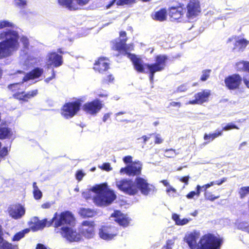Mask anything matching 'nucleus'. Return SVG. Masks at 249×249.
I'll use <instances>...</instances> for the list:
<instances>
[{"label": "nucleus", "instance_id": "49", "mask_svg": "<svg viewBox=\"0 0 249 249\" xmlns=\"http://www.w3.org/2000/svg\"><path fill=\"white\" fill-rule=\"evenodd\" d=\"M74 2L79 7L83 6L89 3L90 0H73Z\"/></svg>", "mask_w": 249, "mask_h": 249}, {"label": "nucleus", "instance_id": "51", "mask_svg": "<svg viewBox=\"0 0 249 249\" xmlns=\"http://www.w3.org/2000/svg\"><path fill=\"white\" fill-rule=\"evenodd\" d=\"M205 197L206 199L211 201H213L219 197V196H214L211 193L209 192H205Z\"/></svg>", "mask_w": 249, "mask_h": 249}, {"label": "nucleus", "instance_id": "1", "mask_svg": "<svg viewBox=\"0 0 249 249\" xmlns=\"http://www.w3.org/2000/svg\"><path fill=\"white\" fill-rule=\"evenodd\" d=\"M55 231L70 242L79 241L81 234L85 238L90 239L95 235V224L92 221H83L78 231L79 233L72 229L75 223V219L69 212H64L60 214L55 213L53 218Z\"/></svg>", "mask_w": 249, "mask_h": 249}, {"label": "nucleus", "instance_id": "5", "mask_svg": "<svg viewBox=\"0 0 249 249\" xmlns=\"http://www.w3.org/2000/svg\"><path fill=\"white\" fill-rule=\"evenodd\" d=\"M167 57L165 55H159L156 57L155 63L149 64H143L144 73L149 72V79L151 83L153 82L155 73L163 70L166 66V61Z\"/></svg>", "mask_w": 249, "mask_h": 249}, {"label": "nucleus", "instance_id": "31", "mask_svg": "<svg viewBox=\"0 0 249 249\" xmlns=\"http://www.w3.org/2000/svg\"><path fill=\"white\" fill-rule=\"evenodd\" d=\"M125 43V39L124 40L123 39H121L119 42H116L113 48L116 50L118 51L120 53L123 54L124 53H126L124 46Z\"/></svg>", "mask_w": 249, "mask_h": 249}, {"label": "nucleus", "instance_id": "26", "mask_svg": "<svg viewBox=\"0 0 249 249\" xmlns=\"http://www.w3.org/2000/svg\"><path fill=\"white\" fill-rule=\"evenodd\" d=\"M151 17L154 20L160 21H164L166 19L167 11L164 8L161 9L152 13Z\"/></svg>", "mask_w": 249, "mask_h": 249}, {"label": "nucleus", "instance_id": "10", "mask_svg": "<svg viewBox=\"0 0 249 249\" xmlns=\"http://www.w3.org/2000/svg\"><path fill=\"white\" fill-rule=\"evenodd\" d=\"M124 46L126 53H124L123 55L127 56L130 59L135 70L139 72H144L143 61L141 58H138L135 55L128 53L129 51L133 50V45L131 44L126 45L125 43Z\"/></svg>", "mask_w": 249, "mask_h": 249}, {"label": "nucleus", "instance_id": "11", "mask_svg": "<svg viewBox=\"0 0 249 249\" xmlns=\"http://www.w3.org/2000/svg\"><path fill=\"white\" fill-rule=\"evenodd\" d=\"M80 106L79 101L67 103L63 106L61 114L66 119L71 118L78 111Z\"/></svg>", "mask_w": 249, "mask_h": 249}, {"label": "nucleus", "instance_id": "57", "mask_svg": "<svg viewBox=\"0 0 249 249\" xmlns=\"http://www.w3.org/2000/svg\"><path fill=\"white\" fill-rule=\"evenodd\" d=\"M8 154V149L7 147H3L0 151V156L1 157H4Z\"/></svg>", "mask_w": 249, "mask_h": 249}, {"label": "nucleus", "instance_id": "18", "mask_svg": "<svg viewBox=\"0 0 249 249\" xmlns=\"http://www.w3.org/2000/svg\"><path fill=\"white\" fill-rule=\"evenodd\" d=\"M210 95V90L209 89H205L203 91L198 92L195 95V99L190 101L188 104H202V103L207 102L208 100L209 97Z\"/></svg>", "mask_w": 249, "mask_h": 249}, {"label": "nucleus", "instance_id": "28", "mask_svg": "<svg viewBox=\"0 0 249 249\" xmlns=\"http://www.w3.org/2000/svg\"><path fill=\"white\" fill-rule=\"evenodd\" d=\"M249 43V41L244 38L238 39L234 43L233 50L238 49L239 51H243Z\"/></svg>", "mask_w": 249, "mask_h": 249}, {"label": "nucleus", "instance_id": "36", "mask_svg": "<svg viewBox=\"0 0 249 249\" xmlns=\"http://www.w3.org/2000/svg\"><path fill=\"white\" fill-rule=\"evenodd\" d=\"M20 40L23 46L21 53H27V51L30 50L28 39L25 36H23L21 38Z\"/></svg>", "mask_w": 249, "mask_h": 249}, {"label": "nucleus", "instance_id": "21", "mask_svg": "<svg viewBox=\"0 0 249 249\" xmlns=\"http://www.w3.org/2000/svg\"><path fill=\"white\" fill-rule=\"evenodd\" d=\"M38 93L37 89H34L27 93H25L24 90L15 93L13 94V96L15 98L18 99L19 100H22L24 101H28V99H31L36 96Z\"/></svg>", "mask_w": 249, "mask_h": 249}, {"label": "nucleus", "instance_id": "41", "mask_svg": "<svg viewBox=\"0 0 249 249\" xmlns=\"http://www.w3.org/2000/svg\"><path fill=\"white\" fill-rule=\"evenodd\" d=\"M211 72V70H204L202 71V74L200 77V80L202 81H206L209 78Z\"/></svg>", "mask_w": 249, "mask_h": 249}, {"label": "nucleus", "instance_id": "33", "mask_svg": "<svg viewBox=\"0 0 249 249\" xmlns=\"http://www.w3.org/2000/svg\"><path fill=\"white\" fill-rule=\"evenodd\" d=\"M79 213L83 217H91L94 215L95 212L89 208H81Z\"/></svg>", "mask_w": 249, "mask_h": 249}, {"label": "nucleus", "instance_id": "46", "mask_svg": "<svg viewBox=\"0 0 249 249\" xmlns=\"http://www.w3.org/2000/svg\"><path fill=\"white\" fill-rule=\"evenodd\" d=\"M245 71L249 72V62L247 61L246 67ZM243 82L245 85L249 88V77L246 76L243 78Z\"/></svg>", "mask_w": 249, "mask_h": 249}, {"label": "nucleus", "instance_id": "39", "mask_svg": "<svg viewBox=\"0 0 249 249\" xmlns=\"http://www.w3.org/2000/svg\"><path fill=\"white\" fill-rule=\"evenodd\" d=\"M201 191V186L198 185L196 186V192L192 191L190 192L187 195V197L188 199H192L194 197V196L196 195H197L198 196H199Z\"/></svg>", "mask_w": 249, "mask_h": 249}, {"label": "nucleus", "instance_id": "24", "mask_svg": "<svg viewBox=\"0 0 249 249\" xmlns=\"http://www.w3.org/2000/svg\"><path fill=\"white\" fill-rule=\"evenodd\" d=\"M58 3L60 5L71 11L76 10L79 8L73 0H58Z\"/></svg>", "mask_w": 249, "mask_h": 249}, {"label": "nucleus", "instance_id": "6", "mask_svg": "<svg viewBox=\"0 0 249 249\" xmlns=\"http://www.w3.org/2000/svg\"><path fill=\"white\" fill-rule=\"evenodd\" d=\"M185 17L188 21L197 18L201 12L200 0H184Z\"/></svg>", "mask_w": 249, "mask_h": 249}, {"label": "nucleus", "instance_id": "47", "mask_svg": "<svg viewBox=\"0 0 249 249\" xmlns=\"http://www.w3.org/2000/svg\"><path fill=\"white\" fill-rule=\"evenodd\" d=\"M136 0H117L116 4L118 5L130 4L135 2Z\"/></svg>", "mask_w": 249, "mask_h": 249}, {"label": "nucleus", "instance_id": "32", "mask_svg": "<svg viewBox=\"0 0 249 249\" xmlns=\"http://www.w3.org/2000/svg\"><path fill=\"white\" fill-rule=\"evenodd\" d=\"M0 249H18L17 245H12L3 239L0 238Z\"/></svg>", "mask_w": 249, "mask_h": 249}, {"label": "nucleus", "instance_id": "8", "mask_svg": "<svg viewBox=\"0 0 249 249\" xmlns=\"http://www.w3.org/2000/svg\"><path fill=\"white\" fill-rule=\"evenodd\" d=\"M136 186L137 190H140L144 196H150L156 193L157 189L155 187L147 182V180L141 177H137L135 179Z\"/></svg>", "mask_w": 249, "mask_h": 249}, {"label": "nucleus", "instance_id": "40", "mask_svg": "<svg viewBox=\"0 0 249 249\" xmlns=\"http://www.w3.org/2000/svg\"><path fill=\"white\" fill-rule=\"evenodd\" d=\"M178 154V153H177L175 150L173 149H169L165 150L164 155L166 157L171 158H174Z\"/></svg>", "mask_w": 249, "mask_h": 249}, {"label": "nucleus", "instance_id": "43", "mask_svg": "<svg viewBox=\"0 0 249 249\" xmlns=\"http://www.w3.org/2000/svg\"><path fill=\"white\" fill-rule=\"evenodd\" d=\"M247 61H240L236 64V69L238 71H245Z\"/></svg>", "mask_w": 249, "mask_h": 249}, {"label": "nucleus", "instance_id": "50", "mask_svg": "<svg viewBox=\"0 0 249 249\" xmlns=\"http://www.w3.org/2000/svg\"><path fill=\"white\" fill-rule=\"evenodd\" d=\"M239 129L238 127L233 124H228L227 125L223 128V130L228 131L231 129Z\"/></svg>", "mask_w": 249, "mask_h": 249}, {"label": "nucleus", "instance_id": "14", "mask_svg": "<svg viewBox=\"0 0 249 249\" xmlns=\"http://www.w3.org/2000/svg\"><path fill=\"white\" fill-rule=\"evenodd\" d=\"M99 234L102 239L110 240L118 234V230L114 227L103 226L100 230Z\"/></svg>", "mask_w": 249, "mask_h": 249}, {"label": "nucleus", "instance_id": "37", "mask_svg": "<svg viewBox=\"0 0 249 249\" xmlns=\"http://www.w3.org/2000/svg\"><path fill=\"white\" fill-rule=\"evenodd\" d=\"M14 24L7 20H0V30L5 28L14 27Z\"/></svg>", "mask_w": 249, "mask_h": 249}, {"label": "nucleus", "instance_id": "48", "mask_svg": "<svg viewBox=\"0 0 249 249\" xmlns=\"http://www.w3.org/2000/svg\"><path fill=\"white\" fill-rule=\"evenodd\" d=\"M166 192L170 196L175 197L177 193V190L172 186H169V187L166 189Z\"/></svg>", "mask_w": 249, "mask_h": 249}, {"label": "nucleus", "instance_id": "35", "mask_svg": "<svg viewBox=\"0 0 249 249\" xmlns=\"http://www.w3.org/2000/svg\"><path fill=\"white\" fill-rule=\"evenodd\" d=\"M33 187L34 198L36 200L40 199L42 196V194L37 186L36 182L33 183Z\"/></svg>", "mask_w": 249, "mask_h": 249}, {"label": "nucleus", "instance_id": "61", "mask_svg": "<svg viewBox=\"0 0 249 249\" xmlns=\"http://www.w3.org/2000/svg\"><path fill=\"white\" fill-rule=\"evenodd\" d=\"M52 76L50 77H48L46 79H45V81L46 83H49L51 80H52L53 78L55 77V72L53 70H52Z\"/></svg>", "mask_w": 249, "mask_h": 249}, {"label": "nucleus", "instance_id": "56", "mask_svg": "<svg viewBox=\"0 0 249 249\" xmlns=\"http://www.w3.org/2000/svg\"><path fill=\"white\" fill-rule=\"evenodd\" d=\"M124 112H120L116 113L115 114V118H116V120L117 121H118V122H124V121H126V120L123 119H120V117H119V116L121 115L124 114Z\"/></svg>", "mask_w": 249, "mask_h": 249}, {"label": "nucleus", "instance_id": "45", "mask_svg": "<svg viewBox=\"0 0 249 249\" xmlns=\"http://www.w3.org/2000/svg\"><path fill=\"white\" fill-rule=\"evenodd\" d=\"M189 86L187 84H183L180 86H178L176 89L175 90V92H182L186 91L189 88Z\"/></svg>", "mask_w": 249, "mask_h": 249}, {"label": "nucleus", "instance_id": "16", "mask_svg": "<svg viewBox=\"0 0 249 249\" xmlns=\"http://www.w3.org/2000/svg\"><path fill=\"white\" fill-rule=\"evenodd\" d=\"M9 215L15 219L21 218L25 213L24 207L20 204L11 205L8 208Z\"/></svg>", "mask_w": 249, "mask_h": 249}, {"label": "nucleus", "instance_id": "58", "mask_svg": "<svg viewBox=\"0 0 249 249\" xmlns=\"http://www.w3.org/2000/svg\"><path fill=\"white\" fill-rule=\"evenodd\" d=\"M248 225H249V224H248L247 223H240L238 225V228L244 231L246 227L248 226Z\"/></svg>", "mask_w": 249, "mask_h": 249}, {"label": "nucleus", "instance_id": "64", "mask_svg": "<svg viewBox=\"0 0 249 249\" xmlns=\"http://www.w3.org/2000/svg\"><path fill=\"white\" fill-rule=\"evenodd\" d=\"M36 249H47V248L43 244H38L36 245Z\"/></svg>", "mask_w": 249, "mask_h": 249}, {"label": "nucleus", "instance_id": "7", "mask_svg": "<svg viewBox=\"0 0 249 249\" xmlns=\"http://www.w3.org/2000/svg\"><path fill=\"white\" fill-rule=\"evenodd\" d=\"M168 14L172 20H177L178 22L188 21L185 17V8L184 3H179L176 6L171 7L169 9Z\"/></svg>", "mask_w": 249, "mask_h": 249}, {"label": "nucleus", "instance_id": "59", "mask_svg": "<svg viewBox=\"0 0 249 249\" xmlns=\"http://www.w3.org/2000/svg\"><path fill=\"white\" fill-rule=\"evenodd\" d=\"M132 158L130 156H127L123 158V161L125 163H130L131 164V163H132Z\"/></svg>", "mask_w": 249, "mask_h": 249}, {"label": "nucleus", "instance_id": "9", "mask_svg": "<svg viewBox=\"0 0 249 249\" xmlns=\"http://www.w3.org/2000/svg\"><path fill=\"white\" fill-rule=\"evenodd\" d=\"M116 184L118 189L126 194L134 195L138 193L135 181L131 179H123L117 181Z\"/></svg>", "mask_w": 249, "mask_h": 249}, {"label": "nucleus", "instance_id": "60", "mask_svg": "<svg viewBox=\"0 0 249 249\" xmlns=\"http://www.w3.org/2000/svg\"><path fill=\"white\" fill-rule=\"evenodd\" d=\"M227 178H223L221 180L212 181L211 182H213V185L215 184L220 185L223 183L225 182Z\"/></svg>", "mask_w": 249, "mask_h": 249}, {"label": "nucleus", "instance_id": "13", "mask_svg": "<svg viewBox=\"0 0 249 249\" xmlns=\"http://www.w3.org/2000/svg\"><path fill=\"white\" fill-rule=\"evenodd\" d=\"M242 80V77L239 74H233L225 78V83L228 89L234 90L239 88Z\"/></svg>", "mask_w": 249, "mask_h": 249}, {"label": "nucleus", "instance_id": "53", "mask_svg": "<svg viewBox=\"0 0 249 249\" xmlns=\"http://www.w3.org/2000/svg\"><path fill=\"white\" fill-rule=\"evenodd\" d=\"M101 168L105 171H109L112 170V168L110 166V164L109 163H105L102 166Z\"/></svg>", "mask_w": 249, "mask_h": 249}, {"label": "nucleus", "instance_id": "3", "mask_svg": "<svg viewBox=\"0 0 249 249\" xmlns=\"http://www.w3.org/2000/svg\"><path fill=\"white\" fill-rule=\"evenodd\" d=\"M200 235V232L195 231L185 235L184 241L188 244L191 249H220L222 240L218 237L207 234L203 236L197 245L196 240Z\"/></svg>", "mask_w": 249, "mask_h": 249}, {"label": "nucleus", "instance_id": "4", "mask_svg": "<svg viewBox=\"0 0 249 249\" xmlns=\"http://www.w3.org/2000/svg\"><path fill=\"white\" fill-rule=\"evenodd\" d=\"M19 35L18 31L6 29L0 32V59L11 56L19 47Z\"/></svg>", "mask_w": 249, "mask_h": 249}, {"label": "nucleus", "instance_id": "38", "mask_svg": "<svg viewBox=\"0 0 249 249\" xmlns=\"http://www.w3.org/2000/svg\"><path fill=\"white\" fill-rule=\"evenodd\" d=\"M10 131L8 128H0V139H3L7 138L10 135Z\"/></svg>", "mask_w": 249, "mask_h": 249}, {"label": "nucleus", "instance_id": "19", "mask_svg": "<svg viewBox=\"0 0 249 249\" xmlns=\"http://www.w3.org/2000/svg\"><path fill=\"white\" fill-rule=\"evenodd\" d=\"M112 220H114L120 226L126 227L129 223L130 219L127 216L122 213L120 211H115L111 215Z\"/></svg>", "mask_w": 249, "mask_h": 249}, {"label": "nucleus", "instance_id": "20", "mask_svg": "<svg viewBox=\"0 0 249 249\" xmlns=\"http://www.w3.org/2000/svg\"><path fill=\"white\" fill-rule=\"evenodd\" d=\"M48 67L53 65L55 67H58L63 64L62 57L56 53L53 52L48 54L47 56Z\"/></svg>", "mask_w": 249, "mask_h": 249}, {"label": "nucleus", "instance_id": "34", "mask_svg": "<svg viewBox=\"0 0 249 249\" xmlns=\"http://www.w3.org/2000/svg\"><path fill=\"white\" fill-rule=\"evenodd\" d=\"M30 231L29 229H26L17 233L13 237V241H18L22 238L25 234Z\"/></svg>", "mask_w": 249, "mask_h": 249}, {"label": "nucleus", "instance_id": "62", "mask_svg": "<svg viewBox=\"0 0 249 249\" xmlns=\"http://www.w3.org/2000/svg\"><path fill=\"white\" fill-rule=\"evenodd\" d=\"M111 114V113H107L105 114L103 116V121L104 122H106L109 118Z\"/></svg>", "mask_w": 249, "mask_h": 249}, {"label": "nucleus", "instance_id": "15", "mask_svg": "<svg viewBox=\"0 0 249 249\" xmlns=\"http://www.w3.org/2000/svg\"><path fill=\"white\" fill-rule=\"evenodd\" d=\"M103 107L101 102L96 99L92 102L85 104L83 106L84 110L88 113L93 115L98 112Z\"/></svg>", "mask_w": 249, "mask_h": 249}, {"label": "nucleus", "instance_id": "29", "mask_svg": "<svg viewBox=\"0 0 249 249\" xmlns=\"http://www.w3.org/2000/svg\"><path fill=\"white\" fill-rule=\"evenodd\" d=\"M222 135V131H216L214 133L207 134L205 133L204 136V140L207 142L206 144L213 141L214 139Z\"/></svg>", "mask_w": 249, "mask_h": 249}, {"label": "nucleus", "instance_id": "17", "mask_svg": "<svg viewBox=\"0 0 249 249\" xmlns=\"http://www.w3.org/2000/svg\"><path fill=\"white\" fill-rule=\"evenodd\" d=\"M23 54L25 55V59L23 64L24 70L28 69L32 65L37 63L39 61L37 55L35 54L30 50L27 51V53H21V55Z\"/></svg>", "mask_w": 249, "mask_h": 249}, {"label": "nucleus", "instance_id": "63", "mask_svg": "<svg viewBox=\"0 0 249 249\" xmlns=\"http://www.w3.org/2000/svg\"><path fill=\"white\" fill-rule=\"evenodd\" d=\"M213 185V182H210V183H208L206 185H204L201 187V189H204L205 190H206L207 189L209 188V187L212 186Z\"/></svg>", "mask_w": 249, "mask_h": 249}, {"label": "nucleus", "instance_id": "55", "mask_svg": "<svg viewBox=\"0 0 249 249\" xmlns=\"http://www.w3.org/2000/svg\"><path fill=\"white\" fill-rule=\"evenodd\" d=\"M163 142V139L160 137V134H156L155 136V143L160 144Z\"/></svg>", "mask_w": 249, "mask_h": 249}, {"label": "nucleus", "instance_id": "22", "mask_svg": "<svg viewBox=\"0 0 249 249\" xmlns=\"http://www.w3.org/2000/svg\"><path fill=\"white\" fill-rule=\"evenodd\" d=\"M44 70L42 68L36 67L29 72L26 73L23 77V81L26 82L30 80H33L39 78L43 73Z\"/></svg>", "mask_w": 249, "mask_h": 249}, {"label": "nucleus", "instance_id": "42", "mask_svg": "<svg viewBox=\"0 0 249 249\" xmlns=\"http://www.w3.org/2000/svg\"><path fill=\"white\" fill-rule=\"evenodd\" d=\"M14 4L18 7L24 8L27 5V0H14Z\"/></svg>", "mask_w": 249, "mask_h": 249}, {"label": "nucleus", "instance_id": "27", "mask_svg": "<svg viewBox=\"0 0 249 249\" xmlns=\"http://www.w3.org/2000/svg\"><path fill=\"white\" fill-rule=\"evenodd\" d=\"M172 219L175 221V223L178 226H184L188 224L191 220V218H183L181 219L179 215L174 213L172 215Z\"/></svg>", "mask_w": 249, "mask_h": 249}, {"label": "nucleus", "instance_id": "2", "mask_svg": "<svg viewBox=\"0 0 249 249\" xmlns=\"http://www.w3.org/2000/svg\"><path fill=\"white\" fill-rule=\"evenodd\" d=\"M82 196L86 199L92 197L94 203L99 206L109 205L116 197L114 192L108 188L106 183L93 186L84 191Z\"/></svg>", "mask_w": 249, "mask_h": 249}, {"label": "nucleus", "instance_id": "30", "mask_svg": "<svg viewBox=\"0 0 249 249\" xmlns=\"http://www.w3.org/2000/svg\"><path fill=\"white\" fill-rule=\"evenodd\" d=\"M23 82H24L22 80L21 83H17L11 84L8 86V89L13 92H16V93L18 92H21V91L25 89Z\"/></svg>", "mask_w": 249, "mask_h": 249}, {"label": "nucleus", "instance_id": "54", "mask_svg": "<svg viewBox=\"0 0 249 249\" xmlns=\"http://www.w3.org/2000/svg\"><path fill=\"white\" fill-rule=\"evenodd\" d=\"M174 243L175 241L174 239L168 240L166 243V249H172Z\"/></svg>", "mask_w": 249, "mask_h": 249}, {"label": "nucleus", "instance_id": "52", "mask_svg": "<svg viewBox=\"0 0 249 249\" xmlns=\"http://www.w3.org/2000/svg\"><path fill=\"white\" fill-rule=\"evenodd\" d=\"M84 176L85 174L81 170H79L76 172V178L78 181H81Z\"/></svg>", "mask_w": 249, "mask_h": 249}, {"label": "nucleus", "instance_id": "12", "mask_svg": "<svg viewBox=\"0 0 249 249\" xmlns=\"http://www.w3.org/2000/svg\"><path fill=\"white\" fill-rule=\"evenodd\" d=\"M142 164L140 161L133 162L124 168L120 170L121 174H125L128 176H135L141 173Z\"/></svg>", "mask_w": 249, "mask_h": 249}, {"label": "nucleus", "instance_id": "44", "mask_svg": "<svg viewBox=\"0 0 249 249\" xmlns=\"http://www.w3.org/2000/svg\"><path fill=\"white\" fill-rule=\"evenodd\" d=\"M239 194L241 198L245 197L248 194H249V186L241 187L239 191Z\"/></svg>", "mask_w": 249, "mask_h": 249}, {"label": "nucleus", "instance_id": "25", "mask_svg": "<svg viewBox=\"0 0 249 249\" xmlns=\"http://www.w3.org/2000/svg\"><path fill=\"white\" fill-rule=\"evenodd\" d=\"M33 220L35 224L34 226H31V229L34 231L42 229L46 226L49 227L51 225V223L48 222L47 219L39 221L37 218L35 217Z\"/></svg>", "mask_w": 249, "mask_h": 249}, {"label": "nucleus", "instance_id": "23", "mask_svg": "<svg viewBox=\"0 0 249 249\" xmlns=\"http://www.w3.org/2000/svg\"><path fill=\"white\" fill-rule=\"evenodd\" d=\"M109 68V60L106 58H100L94 64V69L102 73Z\"/></svg>", "mask_w": 249, "mask_h": 249}]
</instances>
